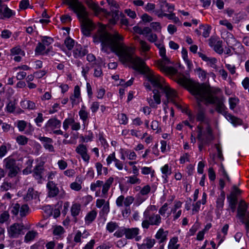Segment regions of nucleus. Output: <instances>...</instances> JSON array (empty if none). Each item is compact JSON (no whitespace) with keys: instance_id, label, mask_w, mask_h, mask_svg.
<instances>
[{"instance_id":"obj_46","label":"nucleus","mask_w":249,"mask_h":249,"mask_svg":"<svg viewBox=\"0 0 249 249\" xmlns=\"http://www.w3.org/2000/svg\"><path fill=\"white\" fill-rule=\"evenodd\" d=\"M16 142L19 145H24L28 143V139L25 136L19 135L16 138Z\"/></svg>"},{"instance_id":"obj_33","label":"nucleus","mask_w":249,"mask_h":249,"mask_svg":"<svg viewBox=\"0 0 249 249\" xmlns=\"http://www.w3.org/2000/svg\"><path fill=\"white\" fill-rule=\"evenodd\" d=\"M81 211V205L79 203H74L71 208V214L73 217L78 216Z\"/></svg>"},{"instance_id":"obj_23","label":"nucleus","mask_w":249,"mask_h":249,"mask_svg":"<svg viewBox=\"0 0 249 249\" xmlns=\"http://www.w3.org/2000/svg\"><path fill=\"white\" fill-rule=\"evenodd\" d=\"M140 45L142 55L144 56L145 60L149 59L150 57L147 53L150 49V46L146 42L142 40H140Z\"/></svg>"},{"instance_id":"obj_55","label":"nucleus","mask_w":249,"mask_h":249,"mask_svg":"<svg viewBox=\"0 0 249 249\" xmlns=\"http://www.w3.org/2000/svg\"><path fill=\"white\" fill-rule=\"evenodd\" d=\"M80 138L81 140L84 142H91L92 141L93 138V133L91 131H89L86 135L85 136H81L80 137Z\"/></svg>"},{"instance_id":"obj_24","label":"nucleus","mask_w":249,"mask_h":249,"mask_svg":"<svg viewBox=\"0 0 249 249\" xmlns=\"http://www.w3.org/2000/svg\"><path fill=\"white\" fill-rule=\"evenodd\" d=\"M168 234L167 231H164L162 228H160L156 232L155 237L160 243H163L166 241Z\"/></svg>"},{"instance_id":"obj_2","label":"nucleus","mask_w":249,"mask_h":249,"mask_svg":"<svg viewBox=\"0 0 249 249\" xmlns=\"http://www.w3.org/2000/svg\"><path fill=\"white\" fill-rule=\"evenodd\" d=\"M178 83L180 85L187 88L190 92L195 96L196 99L205 103L216 104V109L217 112L225 115L227 120L234 125L241 124L242 121L239 118L227 113L226 107L224 103L215 98L210 89L196 82L185 76H181L178 79Z\"/></svg>"},{"instance_id":"obj_37","label":"nucleus","mask_w":249,"mask_h":249,"mask_svg":"<svg viewBox=\"0 0 249 249\" xmlns=\"http://www.w3.org/2000/svg\"><path fill=\"white\" fill-rule=\"evenodd\" d=\"M80 118L82 120L83 125H85L87 119L88 117L89 113L86 110V107L82 106L81 109L79 111Z\"/></svg>"},{"instance_id":"obj_15","label":"nucleus","mask_w":249,"mask_h":249,"mask_svg":"<svg viewBox=\"0 0 249 249\" xmlns=\"http://www.w3.org/2000/svg\"><path fill=\"white\" fill-rule=\"evenodd\" d=\"M248 205L244 200L240 201L237 208L236 216L241 220L244 222V217L247 214Z\"/></svg>"},{"instance_id":"obj_22","label":"nucleus","mask_w":249,"mask_h":249,"mask_svg":"<svg viewBox=\"0 0 249 249\" xmlns=\"http://www.w3.org/2000/svg\"><path fill=\"white\" fill-rule=\"evenodd\" d=\"M47 188L48 191V196L50 197L55 196L58 194V188L53 181H49L47 184Z\"/></svg>"},{"instance_id":"obj_58","label":"nucleus","mask_w":249,"mask_h":249,"mask_svg":"<svg viewBox=\"0 0 249 249\" xmlns=\"http://www.w3.org/2000/svg\"><path fill=\"white\" fill-rule=\"evenodd\" d=\"M42 43L46 47H50V45L53 43V40L52 38L47 36H43L41 39Z\"/></svg>"},{"instance_id":"obj_5","label":"nucleus","mask_w":249,"mask_h":249,"mask_svg":"<svg viewBox=\"0 0 249 249\" xmlns=\"http://www.w3.org/2000/svg\"><path fill=\"white\" fill-rule=\"evenodd\" d=\"M145 219L142 223L143 229H148L150 226H159L162 222L161 216L158 213H153L151 215L147 214V212L143 213Z\"/></svg>"},{"instance_id":"obj_35","label":"nucleus","mask_w":249,"mask_h":249,"mask_svg":"<svg viewBox=\"0 0 249 249\" xmlns=\"http://www.w3.org/2000/svg\"><path fill=\"white\" fill-rule=\"evenodd\" d=\"M178 237H173L171 238L168 245V249H178L180 245L178 243Z\"/></svg>"},{"instance_id":"obj_53","label":"nucleus","mask_w":249,"mask_h":249,"mask_svg":"<svg viewBox=\"0 0 249 249\" xmlns=\"http://www.w3.org/2000/svg\"><path fill=\"white\" fill-rule=\"evenodd\" d=\"M155 45L159 49V53L160 56L161 57V59L167 58L166 55V50L165 48L164 47L163 45L161 43H155Z\"/></svg>"},{"instance_id":"obj_61","label":"nucleus","mask_w":249,"mask_h":249,"mask_svg":"<svg viewBox=\"0 0 249 249\" xmlns=\"http://www.w3.org/2000/svg\"><path fill=\"white\" fill-rule=\"evenodd\" d=\"M228 199L229 200L230 208L232 209V212H234L236 207L237 198L234 197H231L228 196Z\"/></svg>"},{"instance_id":"obj_45","label":"nucleus","mask_w":249,"mask_h":249,"mask_svg":"<svg viewBox=\"0 0 249 249\" xmlns=\"http://www.w3.org/2000/svg\"><path fill=\"white\" fill-rule=\"evenodd\" d=\"M4 164L5 168L7 169L11 168L16 165L15 160L10 157L7 158L4 160Z\"/></svg>"},{"instance_id":"obj_10","label":"nucleus","mask_w":249,"mask_h":249,"mask_svg":"<svg viewBox=\"0 0 249 249\" xmlns=\"http://www.w3.org/2000/svg\"><path fill=\"white\" fill-rule=\"evenodd\" d=\"M112 12V18L109 20L110 24H115L119 19V5L114 0H107Z\"/></svg>"},{"instance_id":"obj_32","label":"nucleus","mask_w":249,"mask_h":249,"mask_svg":"<svg viewBox=\"0 0 249 249\" xmlns=\"http://www.w3.org/2000/svg\"><path fill=\"white\" fill-rule=\"evenodd\" d=\"M85 49H83L81 45H76L73 50V55L75 58L81 57L87 53Z\"/></svg>"},{"instance_id":"obj_31","label":"nucleus","mask_w":249,"mask_h":249,"mask_svg":"<svg viewBox=\"0 0 249 249\" xmlns=\"http://www.w3.org/2000/svg\"><path fill=\"white\" fill-rule=\"evenodd\" d=\"M141 172L142 175H149L151 178L155 176V170L152 166H141Z\"/></svg>"},{"instance_id":"obj_16","label":"nucleus","mask_w":249,"mask_h":249,"mask_svg":"<svg viewBox=\"0 0 249 249\" xmlns=\"http://www.w3.org/2000/svg\"><path fill=\"white\" fill-rule=\"evenodd\" d=\"M140 232V229L138 228H126L125 237L128 239L135 238L136 241H140L142 236L138 235Z\"/></svg>"},{"instance_id":"obj_14","label":"nucleus","mask_w":249,"mask_h":249,"mask_svg":"<svg viewBox=\"0 0 249 249\" xmlns=\"http://www.w3.org/2000/svg\"><path fill=\"white\" fill-rule=\"evenodd\" d=\"M160 9L155 11V14L158 16V13H165V12L171 13L174 10V6L170 5L165 0H161L159 2Z\"/></svg>"},{"instance_id":"obj_38","label":"nucleus","mask_w":249,"mask_h":249,"mask_svg":"<svg viewBox=\"0 0 249 249\" xmlns=\"http://www.w3.org/2000/svg\"><path fill=\"white\" fill-rule=\"evenodd\" d=\"M95 167L97 171L98 176H100L103 173L106 175L108 173V170L107 167H103L102 164L100 162H97L95 164Z\"/></svg>"},{"instance_id":"obj_11","label":"nucleus","mask_w":249,"mask_h":249,"mask_svg":"<svg viewBox=\"0 0 249 249\" xmlns=\"http://www.w3.org/2000/svg\"><path fill=\"white\" fill-rule=\"evenodd\" d=\"M76 152L80 155L82 160L88 163L90 160V156L88 153V150L86 145L79 144L75 149Z\"/></svg>"},{"instance_id":"obj_39","label":"nucleus","mask_w":249,"mask_h":249,"mask_svg":"<svg viewBox=\"0 0 249 249\" xmlns=\"http://www.w3.org/2000/svg\"><path fill=\"white\" fill-rule=\"evenodd\" d=\"M10 53L12 55H19L24 56L25 54L24 51L21 49L20 46H17L12 48L10 50Z\"/></svg>"},{"instance_id":"obj_41","label":"nucleus","mask_w":249,"mask_h":249,"mask_svg":"<svg viewBox=\"0 0 249 249\" xmlns=\"http://www.w3.org/2000/svg\"><path fill=\"white\" fill-rule=\"evenodd\" d=\"M138 175H134L126 177L127 182L130 184H139L141 183V179L138 178Z\"/></svg>"},{"instance_id":"obj_12","label":"nucleus","mask_w":249,"mask_h":249,"mask_svg":"<svg viewBox=\"0 0 249 249\" xmlns=\"http://www.w3.org/2000/svg\"><path fill=\"white\" fill-rule=\"evenodd\" d=\"M222 41L218 38L211 37L209 39V44L210 46L213 48L214 51L219 54H222L223 53V48L222 46Z\"/></svg>"},{"instance_id":"obj_44","label":"nucleus","mask_w":249,"mask_h":249,"mask_svg":"<svg viewBox=\"0 0 249 249\" xmlns=\"http://www.w3.org/2000/svg\"><path fill=\"white\" fill-rule=\"evenodd\" d=\"M228 229L229 225L228 224H225L221 230V232L223 234V235H221L220 234H218L217 235V238L220 240L219 245L224 240L225 236L227 234Z\"/></svg>"},{"instance_id":"obj_1","label":"nucleus","mask_w":249,"mask_h":249,"mask_svg":"<svg viewBox=\"0 0 249 249\" xmlns=\"http://www.w3.org/2000/svg\"><path fill=\"white\" fill-rule=\"evenodd\" d=\"M93 38L95 43H101L103 52L107 53H114L123 64L129 65L144 74L146 79L144 85L147 90H152V88L160 89L166 83L163 78L146 65L143 59L135 54V48L127 46L124 43V37L118 32L109 34L107 31L106 26L101 24Z\"/></svg>"},{"instance_id":"obj_40","label":"nucleus","mask_w":249,"mask_h":249,"mask_svg":"<svg viewBox=\"0 0 249 249\" xmlns=\"http://www.w3.org/2000/svg\"><path fill=\"white\" fill-rule=\"evenodd\" d=\"M37 196L38 193L36 191H35L33 188H29L26 196L24 198L25 200L28 201L32 199L36 198Z\"/></svg>"},{"instance_id":"obj_34","label":"nucleus","mask_w":249,"mask_h":249,"mask_svg":"<svg viewBox=\"0 0 249 249\" xmlns=\"http://www.w3.org/2000/svg\"><path fill=\"white\" fill-rule=\"evenodd\" d=\"M156 241L154 239L147 237L143 239V243L140 244V245H142L143 246V248L150 249H151L155 244Z\"/></svg>"},{"instance_id":"obj_47","label":"nucleus","mask_w":249,"mask_h":249,"mask_svg":"<svg viewBox=\"0 0 249 249\" xmlns=\"http://www.w3.org/2000/svg\"><path fill=\"white\" fill-rule=\"evenodd\" d=\"M181 54H182V57L184 61H185V63L187 64L188 68H190L192 66V63L190 61V60L188 59V53H187V50L184 48H183L182 49Z\"/></svg>"},{"instance_id":"obj_51","label":"nucleus","mask_w":249,"mask_h":249,"mask_svg":"<svg viewBox=\"0 0 249 249\" xmlns=\"http://www.w3.org/2000/svg\"><path fill=\"white\" fill-rule=\"evenodd\" d=\"M124 153L127 159L130 160H134L137 158V154L134 151L126 150L124 151Z\"/></svg>"},{"instance_id":"obj_19","label":"nucleus","mask_w":249,"mask_h":249,"mask_svg":"<svg viewBox=\"0 0 249 249\" xmlns=\"http://www.w3.org/2000/svg\"><path fill=\"white\" fill-rule=\"evenodd\" d=\"M61 122L56 118H51L46 123L45 127L47 130H53L59 128L61 126Z\"/></svg>"},{"instance_id":"obj_25","label":"nucleus","mask_w":249,"mask_h":249,"mask_svg":"<svg viewBox=\"0 0 249 249\" xmlns=\"http://www.w3.org/2000/svg\"><path fill=\"white\" fill-rule=\"evenodd\" d=\"M39 140L43 142V146L46 149L50 152L54 151V148L52 145L53 141L51 139L48 137H41L39 138Z\"/></svg>"},{"instance_id":"obj_62","label":"nucleus","mask_w":249,"mask_h":249,"mask_svg":"<svg viewBox=\"0 0 249 249\" xmlns=\"http://www.w3.org/2000/svg\"><path fill=\"white\" fill-rule=\"evenodd\" d=\"M227 43L231 47L237 45L241 46L240 43L232 36L228 38Z\"/></svg>"},{"instance_id":"obj_8","label":"nucleus","mask_w":249,"mask_h":249,"mask_svg":"<svg viewBox=\"0 0 249 249\" xmlns=\"http://www.w3.org/2000/svg\"><path fill=\"white\" fill-rule=\"evenodd\" d=\"M24 226L23 224L15 223L7 228V232L11 238H18L24 234Z\"/></svg>"},{"instance_id":"obj_49","label":"nucleus","mask_w":249,"mask_h":249,"mask_svg":"<svg viewBox=\"0 0 249 249\" xmlns=\"http://www.w3.org/2000/svg\"><path fill=\"white\" fill-rule=\"evenodd\" d=\"M145 199L146 198L144 197V196L139 193L136 195L135 199L134 198L133 205L134 206L138 207L140 206L143 202H144Z\"/></svg>"},{"instance_id":"obj_3","label":"nucleus","mask_w":249,"mask_h":249,"mask_svg":"<svg viewBox=\"0 0 249 249\" xmlns=\"http://www.w3.org/2000/svg\"><path fill=\"white\" fill-rule=\"evenodd\" d=\"M65 3L75 13L82 22V31L83 34L88 36L93 28L91 21L87 18L85 7L78 0H65Z\"/></svg>"},{"instance_id":"obj_7","label":"nucleus","mask_w":249,"mask_h":249,"mask_svg":"<svg viewBox=\"0 0 249 249\" xmlns=\"http://www.w3.org/2000/svg\"><path fill=\"white\" fill-rule=\"evenodd\" d=\"M113 180L114 178L112 177L109 178L104 183L103 181L98 180L90 184V189L92 191H95L98 188H100L102 186V196L105 197Z\"/></svg>"},{"instance_id":"obj_63","label":"nucleus","mask_w":249,"mask_h":249,"mask_svg":"<svg viewBox=\"0 0 249 249\" xmlns=\"http://www.w3.org/2000/svg\"><path fill=\"white\" fill-rule=\"evenodd\" d=\"M8 170H9V172H8L9 176H10L11 177H15L17 175L18 171L20 170V169L18 166H15L9 169Z\"/></svg>"},{"instance_id":"obj_29","label":"nucleus","mask_w":249,"mask_h":249,"mask_svg":"<svg viewBox=\"0 0 249 249\" xmlns=\"http://www.w3.org/2000/svg\"><path fill=\"white\" fill-rule=\"evenodd\" d=\"M160 171L162 174V177L166 182H167L168 177L172 174V168L168 164H166L160 168Z\"/></svg>"},{"instance_id":"obj_52","label":"nucleus","mask_w":249,"mask_h":249,"mask_svg":"<svg viewBox=\"0 0 249 249\" xmlns=\"http://www.w3.org/2000/svg\"><path fill=\"white\" fill-rule=\"evenodd\" d=\"M239 100L237 97H231L229 99V103L230 105V108L233 110L238 104Z\"/></svg>"},{"instance_id":"obj_43","label":"nucleus","mask_w":249,"mask_h":249,"mask_svg":"<svg viewBox=\"0 0 249 249\" xmlns=\"http://www.w3.org/2000/svg\"><path fill=\"white\" fill-rule=\"evenodd\" d=\"M195 72L201 80L204 81L206 80L208 75L206 71L202 69L200 67H198L196 69Z\"/></svg>"},{"instance_id":"obj_64","label":"nucleus","mask_w":249,"mask_h":249,"mask_svg":"<svg viewBox=\"0 0 249 249\" xmlns=\"http://www.w3.org/2000/svg\"><path fill=\"white\" fill-rule=\"evenodd\" d=\"M116 159L115 152L109 154L106 159L107 165L109 166L113 162H114Z\"/></svg>"},{"instance_id":"obj_17","label":"nucleus","mask_w":249,"mask_h":249,"mask_svg":"<svg viewBox=\"0 0 249 249\" xmlns=\"http://www.w3.org/2000/svg\"><path fill=\"white\" fill-rule=\"evenodd\" d=\"M163 108L165 115L163 117V122L166 123L169 118V123L172 122L174 117V110L173 108H169L168 107L167 102H164L163 103Z\"/></svg>"},{"instance_id":"obj_20","label":"nucleus","mask_w":249,"mask_h":249,"mask_svg":"<svg viewBox=\"0 0 249 249\" xmlns=\"http://www.w3.org/2000/svg\"><path fill=\"white\" fill-rule=\"evenodd\" d=\"M70 100L73 105L78 104L81 100V90L78 86L74 87L73 93L70 97Z\"/></svg>"},{"instance_id":"obj_28","label":"nucleus","mask_w":249,"mask_h":249,"mask_svg":"<svg viewBox=\"0 0 249 249\" xmlns=\"http://www.w3.org/2000/svg\"><path fill=\"white\" fill-rule=\"evenodd\" d=\"M97 213L95 210H91L88 212L85 217V222L87 225H90L96 218Z\"/></svg>"},{"instance_id":"obj_59","label":"nucleus","mask_w":249,"mask_h":249,"mask_svg":"<svg viewBox=\"0 0 249 249\" xmlns=\"http://www.w3.org/2000/svg\"><path fill=\"white\" fill-rule=\"evenodd\" d=\"M19 213L21 216H26L29 213V207L28 205L24 204L20 206Z\"/></svg>"},{"instance_id":"obj_48","label":"nucleus","mask_w":249,"mask_h":249,"mask_svg":"<svg viewBox=\"0 0 249 249\" xmlns=\"http://www.w3.org/2000/svg\"><path fill=\"white\" fill-rule=\"evenodd\" d=\"M37 235V232L34 231H28L25 236V242H28L33 240Z\"/></svg>"},{"instance_id":"obj_9","label":"nucleus","mask_w":249,"mask_h":249,"mask_svg":"<svg viewBox=\"0 0 249 249\" xmlns=\"http://www.w3.org/2000/svg\"><path fill=\"white\" fill-rule=\"evenodd\" d=\"M170 64H171V62L167 57L158 61L157 66L160 71L165 74H175L177 72V70L173 67L170 66Z\"/></svg>"},{"instance_id":"obj_18","label":"nucleus","mask_w":249,"mask_h":249,"mask_svg":"<svg viewBox=\"0 0 249 249\" xmlns=\"http://www.w3.org/2000/svg\"><path fill=\"white\" fill-rule=\"evenodd\" d=\"M199 56L207 64L211 67L217 70L218 67L216 65L217 62V59L215 57H209L202 53H198Z\"/></svg>"},{"instance_id":"obj_6","label":"nucleus","mask_w":249,"mask_h":249,"mask_svg":"<svg viewBox=\"0 0 249 249\" xmlns=\"http://www.w3.org/2000/svg\"><path fill=\"white\" fill-rule=\"evenodd\" d=\"M197 139L202 142H206L213 139L212 130L209 124L203 123L197 127Z\"/></svg>"},{"instance_id":"obj_26","label":"nucleus","mask_w":249,"mask_h":249,"mask_svg":"<svg viewBox=\"0 0 249 249\" xmlns=\"http://www.w3.org/2000/svg\"><path fill=\"white\" fill-rule=\"evenodd\" d=\"M207 195L206 193L204 192L202 194V198L201 201H197L195 204L193 205L192 212L193 214H195L198 212L200 210L201 204L204 205L206 202Z\"/></svg>"},{"instance_id":"obj_56","label":"nucleus","mask_w":249,"mask_h":249,"mask_svg":"<svg viewBox=\"0 0 249 249\" xmlns=\"http://www.w3.org/2000/svg\"><path fill=\"white\" fill-rule=\"evenodd\" d=\"M150 191V186L148 184H146L140 189L139 194L144 196L147 195Z\"/></svg>"},{"instance_id":"obj_57","label":"nucleus","mask_w":249,"mask_h":249,"mask_svg":"<svg viewBox=\"0 0 249 249\" xmlns=\"http://www.w3.org/2000/svg\"><path fill=\"white\" fill-rule=\"evenodd\" d=\"M118 227V225L115 222H110L108 223L106 226L107 230L109 232H113L115 230L117 229Z\"/></svg>"},{"instance_id":"obj_42","label":"nucleus","mask_w":249,"mask_h":249,"mask_svg":"<svg viewBox=\"0 0 249 249\" xmlns=\"http://www.w3.org/2000/svg\"><path fill=\"white\" fill-rule=\"evenodd\" d=\"M20 105L22 108L29 109H33L36 107L35 104L33 102L29 100L22 101L20 103Z\"/></svg>"},{"instance_id":"obj_36","label":"nucleus","mask_w":249,"mask_h":249,"mask_svg":"<svg viewBox=\"0 0 249 249\" xmlns=\"http://www.w3.org/2000/svg\"><path fill=\"white\" fill-rule=\"evenodd\" d=\"M225 199V194L223 191H221L220 195L216 200V207L219 210H222L224 206V200Z\"/></svg>"},{"instance_id":"obj_13","label":"nucleus","mask_w":249,"mask_h":249,"mask_svg":"<svg viewBox=\"0 0 249 249\" xmlns=\"http://www.w3.org/2000/svg\"><path fill=\"white\" fill-rule=\"evenodd\" d=\"M15 12L9 9L7 5L2 4V1L0 0V16L1 18H9L15 16Z\"/></svg>"},{"instance_id":"obj_30","label":"nucleus","mask_w":249,"mask_h":249,"mask_svg":"<svg viewBox=\"0 0 249 249\" xmlns=\"http://www.w3.org/2000/svg\"><path fill=\"white\" fill-rule=\"evenodd\" d=\"M52 49V47L46 48V47L42 43H39L36 48L35 51L38 54H48Z\"/></svg>"},{"instance_id":"obj_50","label":"nucleus","mask_w":249,"mask_h":249,"mask_svg":"<svg viewBox=\"0 0 249 249\" xmlns=\"http://www.w3.org/2000/svg\"><path fill=\"white\" fill-rule=\"evenodd\" d=\"M199 28L203 31L202 36L206 38L209 36L211 30V26L208 25H201Z\"/></svg>"},{"instance_id":"obj_60","label":"nucleus","mask_w":249,"mask_h":249,"mask_svg":"<svg viewBox=\"0 0 249 249\" xmlns=\"http://www.w3.org/2000/svg\"><path fill=\"white\" fill-rule=\"evenodd\" d=\"M241 222L245 224L247 234L249 236V212L247 213L244 217V222Z\"/></svg>"},{"instance_id":"obj_4","label":"nucleus","mask_w":249,"mask_h":249,"mask_svg":"<svg viewBox=\"0 0 249 249\" xmlns=\"http://www.w3.org/2000/svg\"><path fill=\"white\" fill-rule=\"evenodd\" d=\"M160 90L165 94L166 99L163 100L162 102H167V104L171 102L176 106L178 108L181 107L180 105L177 103L178 94L176 91L172 89L166 83L161 87Z\"/></svg>"},{"instance_id":"obj_54","label":"nucleus","mask_w":249,"mask_h":249,"mask_svg":"<svg viewBox=\"0 0 249 249\" xmlns=\"http://www.w3.org/2000/svg\"><path fill=\"white\" fill-rule=\"evenodd\" d=\"M74 123V119L72 117L67 118L63 122V128L65 130H67L69 126H71L72 124Z\"/></svg>"},{"instance_id":"obj_21","label":"nucleus","mask_w":249,"mask_h":249,"mask_svg":"<svg viewBox=\"0 0 249 249\" xmlns=\"http://www.w3.org/2000/svg\"><path fill=\"white\" fill-rule=\"evenodd\" d=\"M89 236V233L86 230H84L83 232H82L78 230L76 231L73 241L76 243H81L82 238H87Z\"/></svg>"},{"instance_id":"obj_27","label":"nucleus","mask_w":249,"mask_h":249,"mask_svg":"<svg viewBox=\"0 0 249 249\" xmlns=\"http://www.w3.org/2000/svg\"><path fill=\"white\" fill-rule=\"evenodd\" d=\"M153 92L154 93L153 99L154 102H153L152 100H150V101H148V103L151 107H155L156 105L160 104L161 97L158 90L153 89Z\"/></svg>"}]
</instances>
